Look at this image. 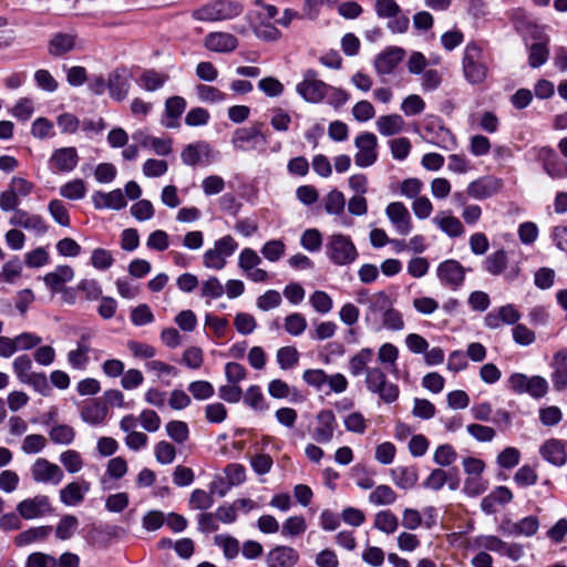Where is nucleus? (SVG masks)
Segmentation results:
<instances>
[{
  "instance_id": "nucleus-21",
  "label": "nucleus",
  "mask_w": 567,
  "mask_h": 567,
  "mask_svg": "<svg viewBox=\"0 0 567 567\" xmlns=\"http://www.w3.org/2000/svg\"><path fill=\"white\" fill-rule=\"evenodd\" d=\"M10 224L34 231L37 235H43L48 231V225L40 215H32L22 209L13 213L10 217Z\"/></svg>"
},
{
  "instance_id": "nucleus-10",
  "label": "nucleus",
  "mask_w": 567,
  "mask_h": 567,
  "mask_svg": "<svg viewBox=\"0 0 567 567\" xmlns=\"http://www.w3.org/2000/svg\"><path fill=\"white\" fill-rule=\"evenodd\" d=\"M437 277L443 285L456 290L465 280V269L458 261L449 259L439 265Z\"/></svg>"
},
{
  "instance_id": "nucleus-18",
  "label": "nucleus",
  "mask_w": 567,
  "mask_h": 567,
  "mask_svg": "<svg viewBox=\"0 0 567 567\" xmlns=\"http://www.w3.org/2000/svg\"><path fill=\"white\" fill-rule=\"evenodd\" d=\"M520 319L519 311L513 305H505L485 316V326L498 329L502 324H515Z\"/></svg>"
},
{
  "instance_id": "nucleus-1",
  "label": "nucleus",
  "mask_w": 567,
  "mask_h": 567,
  "mask_svg": "<svg viewBox=\"0 0 567 567\" xmlns=\"http://www.w3.org/2000/svg\"><path fill=\"white\" fill-rule=\"evenodd\" d=\"M462 71L465 80L473 85L482 84L488 75L489 66L483 49L475 42L464 48Z\"/></svg>"
},
{
  "instance_id": "nucleus-6",
  "label": "nucleus",
  "mask_w": 567,
  "mask_h": 567,
  "mask_svg": "<svg viewBox=\"0 0 567 567\" xmlns=\"http://www.w3.org/2000/svg\"><path fill=\"white\" fill-rule=\"evenodd\" d=\"M32 481L37 484L59 485L64 477L62 468L44 457H38L30 467Z\"/></svg>"
},
{
  "instance_id": "nucleus-64",
  "label": "nucleus",
  "mask_w": 567,
  "mask_h": 567,
  "mask_svg": "<svg viewBox=\"0 0 567 567\" xmlns=\"http://www.w3.org/2000/svg\"><path fill=\"white\" fill-rule=\"evenodd\" d=\"M58 560L44 553H32L28 556L25 567H56Z\"/></svg>"
},
{
  "instance_id": "nucleus-47",
  "label": "nucleus",
  "mask_w": 567,
  "mask_h": 567,
  "mask_svg": "<svg viewBox=\"0 0 567 567\" xmlns=\"http://www.w3.org/2000/svg\"><path fill=\"white\" fill-rule=\"evenodd\" d=\"M344 195L337 189L328 193L324 199V210L330 215H340L344 210Z\"/></svg>"
},
{
  "instance_id": "nucleus-2",
  "label": "nucleus",
  "mask_w": 567,
  "mask_h": 567,
  "mask_svg": "<svg viewBox=\"0 0 567 567\" xmlns=\"http://www.w3.org/2000/svg\"><path fill=\"white\" fill-rule=\"evenodd\" d=\"M327 257L338 266H347L355 261L359 254L355 245L349 236L333 234L326 245Z\"/></svg>"
},
{
  "instance_id": "nucleus-33",
  "label": "nucleus",
  "mask_w": 567,
  "mask_h": 567,
  "mask_svg": "<svg viewBox=\"0 0 567 567\" xmlns=\"http://www.w3.org/2000/svg\"><path fill=\"white\" fill-rule=\"evenodd\" d=\"M433 223L447 236L460 237L465 233V228L461 220L445 212L439 213Z\"/></svg>"
},
{
  "instance_id": "nucleus-44",
  "label": "nucleus",
  "mask_w": 567,
  "mask_h": 567,
  "mask_svg": "<svg viewBox=\"0 0 567 567\" xmlns=\"http://www.w3.org/2000/svg\"><path fill=\"white\" fill-rule=\"evenodd\" d=\"M277 362L282 370L292 369L299 361V352L292 346H286L278 349L276 354Z\"/></svg>"
},
{
  "instance_id": "nucleus-12",
  "label": "nucleus",
  "mask_w": 567,
  "mask_h": 567,
  "mask_svg": "<svg viewBox=\"0 0 567 567\" xmlns=\"http://www.w3.org/2000/svg\"><path fill=\"white\" fill-rule=\"evenodd\" d=\"M79 163V155L75 147H61L56 148L50 159L49 164L55 173H70Z\"/></svg>"
},
{
  "instance_id": "nucleus-17",
  "label": "nucleus",
  "mask_w": 567,
  "mask_h": 567,
  "mask_svg": "<svg viewBox=\"0 0 567 567\" xmlns=\"http://www.w3.org/2000/svg\"><path fill=\"white\" fill-rule=\"evenodd\" d=\"M544 171L551 178H565L567 176V163L550 147H543L538 154Z\"/></svg>"
},
{
  "instance_id": "nucleus-23",
  "label": "nucleus",
  "mask_w": 567,
  "mask_h": 567,
  "mask_svg": "<svg viewBox=\"0 0 567 567\" xmlns=\"http://www.w3.org/2000/svg\"><path fill=\"white\" fill-rule=\"evenodd\" d=\"M107 89L110 95L116 100H124L130 90V75L124 69H116L110 73L107 79Z\"/></svg>"
},
{
  "instance_id": "nucleus-24",
  "label": "nucleus",
  "mask_w": 567,
  "mask_h": 567,
  "mask_svg": "<svg viewBox=\"0 0 567 567\" xmlns=\"http://www.w3.org/2000/svg\"><path fill=\"white\" fill-rule=\"evenodd\" d=\"M540 455L555 466H563L567 461L565 443L558 439H549L540 446Z\"/></svg>"
},
{
  "instance_id": "nucleus-25",
  "label": "nucleus",
  "mask_w": 567,
  "mask_h": 567,
  "mask_svg": "<svg viewBox=\"0 0 567 567\" xmlns=\"http://www.w3.org/2000/svg\"><path fill=\"white\" fill-rule=\"evenodd\" d=\"M92 202L96 209L109 208L120 210L127 205L125 196L121 189H114L109 193L97 190L92 195Z\"/></svg>"
},
{
  "instance_id": "nucleus-38",
  "label": "nucleus",
  "mask_w": 567,
  "mask_h": 567,
  "mask_svg": "<svg viewBox=\"0 0 567 567\" xmlns=\"http://www.w3.org/2000/svg\"><path fill=\"white\" fill-rule=\"evenodd\" d=\"M373 358V350L370 348H363L358 351L354 355H352L349 360V371L353 377H359L363 373H367V369H369L368 364L371 362Z\"/></svg>"
},
{
  "instance_id": "nucleus-51",
  "label": "nucleus",
  "mask_w": 567,
  "mask_h": 567,
  "mask_svg": "<svg viewBox=\"0 0 567 567\" xmlns=\"http://www.w3.org/2000/svg\"><path fill=\"white\" fill-rule=\"evenodd\" d=\"M48 441L41 434L27 435L21 444V451L24 454H38L47 447Z\"/></svg>"
},
{
  "instance_id": "nucleus-39",
  "label": "nucleus",
  "mask_w": 567,
  "mask_h": 567,
  "mask_svg": "<svg viewBox=\"0 0 567 567\" xmlns=\"http://www.w3.org/2000/svg\"><path fill=\"white\" fill-rule=\"evenodd\" d=\"M216 493V483L213 482L209 486V492L204 489H195L192 492L189 497V505L195 509H208L213 506L214 499L213 494Z\"/></svg>"
},
{
  "instance_id": "nucleus-57",
  "label": "nucleus",
  "mask_w": 567,
  "mask_h": 567,
  "mask_svg": "<svg viewBox=\"0 0 567 567\" xmlns=\"http://www.w3.org/2000/svg\"><path fill=\"white\" fill-rule=\"evenodd\" d=\"M48 209L52 218L61 226L68 227L70 226V215L64 204L59 199H52Z\"/></svg>"
},
{
  "instance_id": "nucleus-13",
  "label": "nucleus",
  "mask_w": 567,
  "mask_h": 567,
  "mask_svg": "<svg viewBox=\"0 0 567 567\" xmlns=\"http://www.w3.org/2000/svg\"><path fill=\"white\" fill-rule=\"evenodd\" d=\"M259 140L266 142L260 127L255 125L236 130L231 138V144L238 151L248 152L257 147Z\"/></svg>"
},
{
  "instance_id": "nucleus-31",
  "label": "nucleus",
  "mask_w": 567,
  "mask_h": 567,
  "mask_svg": "<svg viewBox=\"0 0 567 567\" xmlns=\"http://www.w3.org/2000/svg\"><path fill=\"white\" fill-rule=\"evenodd\" d=\"M368 312L365 321L370 322L377 315L383 317L393 307L391 298L384 292L379 291L368 299Z\"/></svg>"
},
{
  "instance_id": "nucleus-43",
  "label": "nucleus",
  "mask_w": 567,
  "mask_h": 567,
  "mask_svg": "<svg viewBox=\"0 0 567 567\" xmlns=\"http://www.w3.org/2000/svg\"><path fill=\"white\" fill-rule=\"evenodd\" d=\"M395 499L396 494L389 485H379L369 495L370 503L377 506L391 505Z\"/></svg>"
},
{
  "instance_id": "nucleus-16",
  "label": "nucleus",
  "mask_w": 567,
  "mask_h": 567,
  "mask_svg": "<svg viewBox=\"0 0 567 567\" xmlns=\"http://www.w3.org/2000/svg\"><path fill=\"white\" fill-rule=\"evenodd\" d=\"M405 50L400 47H390L379 53L374 60V69L378 74L386 75L394 71L404 59Z\"/></svg>"
},
{
  "instance_id": "nucleus-60",
  "label": "nucleus",
  "mask_w": 567,
  "mask_h": 567,
  "mask_svg": "<svg viewBox=\"0 0 567 567\" xmlns=\"http://www.w3.org/2000/svg\"><path fill=\"white\" fill-rule=\"evenodd\" d=\"M255 35L264 41H277L281 37V32L269 21H260L254 28Z\"/></svg>"
},
{
  "instance_id": "nucleus-9",
  "label": "nucleus",
  "mask_w": 567,
  "mask_h": 567,
  "mask_svg": "<svg viewBox=\"0 0 567 567\" xmlns=\"http://www.w3.org/2000/svg\"><path fill=\"white\" fill-rule=\"evenodd\" d=\"M507 265V252L504 249H499L489 254L485 258L483 262V268L485 271L493 276H499L504 274L505 279L507 281H514L516 278H518L520 274V267L518 264H515L514 266L511 267V269L507 272H505Z\"/></svg>"
},
{
  "instance_id": "nucleus-8",
  "label": "nucleus",
  "mask_w": 567,
  "mask_h": 567,
  "mask_svg": "<svg viewBox=\"0 0 567 567\" xmlns=\"http://www.w3.org/2000/svg\"><path fill=\"white\" fill-rule=\"evenodd\" d=\"M358 148L354 155L355 165L359 167L372 166L378 159V138L373 133L364 132L354 140Z\"/></svg>"
},
{
  "instance_id": "nucleus-32",
  "label": "nucleus",
  "mask_w": 567,
  "mask_h": 567,
  "mask_svg": "<svg viewBox=\"0 0 567 567\" xmlns=\"http://www.w3.org/2000/svg\"><path fill=\"white\" fill-rule=\"evenodd\" d=\"M391 476L394 484L402 489H411L419 480L415 466H396L391 470Z\"/></svg>"
},
{
  "instance_id": "nucleus-41",
  "label": "nucleus",
  "mask_w": 567,
  "mask_h": 567,
  "mask_svg": "<svg viewBox=\"0 0 567 567\" xmlns=\"http://www.w3.org/2000/svg\"><path fill=\"white\" fill-rule=\"evenodd\" d=\"M373 526L388 535L393 534L399 526L398 517L390 511H381L375 514Z\"/></svg>"
},
{
  "instance_id": "nucleus-27",
  "label": "nucleus",
  "mask_w": 567,
  "mask_h": 567,
  "mask_svg": "<svg viewBox=\"0 0 567 567\" xmlns=\"http://www.w3.org/2000/svg\"><path fill=\"white\" fill-rule=\"evenodd\" d=\"M90 489V483L72 482L60 491V501L66 506H76L83 502L84 495Z\"/></svg>"
},
{
  "instance_id": "nucleus-37",
  "label": "nucleus",
  "mask_w": 567,
  "mask_h": 567,
  "mask_svg": "<svg viewBox=\"0 0 567 567\" xmlns=\"http://www.w3.org/2000/svg\"><path fill=\"white\" fill-rule=\"evenodd\" d=\"M375 126L381 135L392 136L403 130L404 120L399 114L382 115L377 120Z\"/></svg>"
},
{
  "instance_id": "nucleus-36",
  "label": "nucleus",
  "mask_w": 567,
  "mask_h": 567,
  "mask_svg": "<svg viewBox=\"0 0 567 567\" xmlns=\"http://www.w3.org/2000/svg\"><path fill=\"white\" fill-rule=\"evenodd\" d=\"M209 145L205 142L188 144L182 152L181 157L185 165L195 166L199 164L204 157L209 155Z\"/></svg>"
},
{
  "instance_id": "nucleus-55",
  "label": "nucleus",
  "mask_w": 567,
  "mask_h": 567,
  "mask_svg": "<svg viewBox=\"0 0 567 567\" xmlns=\"http://www.w3.org/2000/svg\"><path fill=\"white\" fill-rule=\"evenodd\" d=\"M196 91L199 100L203 102L219 103L226 100V94L215 86L199 84Z\"/></svg>"
},
{
  "instance_id": "nucleus-34",
  "label": "nucleus",
  "mask_w": 567,
  "mask_h": 567,
  "mask_svg": "<svg viewBox=\"0 0 567 567\" xmlns=\"http://www.w3.org/2000/svg\"><path fill=\"white\" fill-rule=\"evenodd\" d=\"M501 188V184L496 179L491 181H475L470 183L466 193L470 197L475 199H485L495 195Z\"/></svg>"
},
{
  "instance_id": "nucleus-26",
  "label": "nucleus",
  "mask_w": 567,
  "mask_h": 567,
  "mask_svg": "<svg viewBox=\"0 0 567 567\" xmlns=\"http://www.w3.org/2000/svg\"><path fill=\"white\" fill-rule=\"evenodd\" d=\"M76 48V34L58 32L49 41L48 51L53 56L64 55Z\"/></svg>"
},
{
  "instance_id": "nucleus-61",
  "label": "nucleus",
  "mask_w": 567,
  "mask_h": 567,
  "mask_svg": "<svg viewBox=\"0 0 567 567\" xmlns=\"http://www.w3.org/2000/svg\"><path fill=\"white\" fill-rule=\"evenodd\" d=\"M167 435L176 443H184L187 441L189 431L188 426L183 421H171L166 424Z\"/></svg>"
},
{
  "instance_id": "nucleus-48",
  "label": "nucleus",
  "mask_w": 567,
  "mask_h": 567,
  "mask_svg": "<svg viewBox=\"0 0 567 567\" xmlns=\"http://www.w3.org/2000/svg\"><path fill=\"white\" fill-rule=\"evenodd\" d=\"M51 532V527L49 526H39L30 528L21 534H19L16 538V543L19 546L31 544L35 540L44 539Z\"/></svg>"
},
{
  "instance_id": "nucleus-7",
  "label": "nucleus",
  "mask_w": 567,
  "mask_h": 567,
  "mask_svg": "<svg viewBox=\"0 0 567 567\" xmlns=\"http://www.w3.org/2000/svg\"><path fill=\"white\" fill-rule=\"evenodd\" d=\"M328 84L319 79L318 72L307 70L302 81L297 85V92L309 103H319L326 97Z\"/></svg>"
},
{
  "instance_id": "nucleus-52",
  "label": "nucleus",
  "mask_w": 567,
  "mask_h": 567,
  "mask_svg": "<svg viewBox=\"0 0 567 567\" xmlns=\"http://www.w3.org/2000/svg\"><path fill=\"white\" fill-rule=\"evenodd\" d=\"M216 4L218 21L231 20L240 16L244 11V6L239 1H226Z\"/></svg>"
},
{
  "instance_id": "nucleus-58",
  "label": "nucleus",
  "mask_w": 567,
  "mask_h": 567,
  "mask_svg": "<svg viewBox=\"0 0 567 567\" xmlns=\"http://www.w3.org/2000/svg\"><path fill=\"white\" fill-rule=\"evenodd\" d=\"M306 528V520L302 516H291L284 523L281 534L293 537L303 534Z\"/></svg>"
},
{
  "instance_id": "nucleus-19",
  "label": "nucleus",
  "mask_w": 567,
  "mask_h": 567,
  "mask_svg": "<svg viewBox=\"0 0 567 567\" xmlns=\"http://www.w3.org/2000/svg\"><path fill=\"white\" fill-rule=\"evenodd\" d=\"M539 528V522L536 516H527L518 522L506 520L501 525V530L506 535L514 536H534Z\"/></svg>"
},
{
  "instance_id": "nucleus-46",
  "label": "nucleus",
  "mask_w": 567,
  "mask_h": 567,
  "mask_svg": "<svg viewBox=\"0 0 567 567\" xmlns=\"http://www.w3.org/2000/svg\"><path fill=\"white\" fill-rule=\"evenodd\" d=\"M60 194L70 200H79L85 196L86 187L82 179L75 178L61 186Z\"/></svg>"
},
{
  "instance_id": "nucleus-22",
  "label": "nucleus",
  "mask_w": 567,
  "mask_h": 567,
  "mask_svg": "<svg viewBox=\"0 0 567 567\" xmlns=\"http://www.w3.org/2000/svg\"><path fill=\"white\" fill-rule=\"evenodd\" d=\"M299 554L289 546H276L266 556L267 567H295Z\"/></svg>"
},
{
  "instance_id": "nucleus-50",
  "label": "nucleus",
  "mask_w": 567,
  "mask_h": 567,
  "mask_svg": "<svg viewBox=\"0 0 567 567\" xmlns=\"http://www.w3.org/2000/svg\"><path fill=\"white\" fill-rule=\"evenodd\" d=\"M60 462L64 468L71 473H78L83 467V460L81 454L75 450H66L60 454Z\"/></svg>"
},
{
  "instance_id": "nucleus-62",
  "label": "nucleus",
  "mask_w": 567,
  "mask_h": 567,
  "mask_svg": "<svg viewBox=\"0 0 567 567\" xmlns=\"http://www.w3.org/2000/svg\"><path fill=\"white\" fill-rule=\"evenodd\" d=\"M224 291V286L216 277H209L200 286V295L204 298L217 299L223 296Z\"/></svg>"
},
{
  "instance_id": "nucleus-49",
  "label": "nucleus",
  "mask_w": 567,
  "mask_h": 567,
  "mask_svg": "<svg viewBox=\"0 0 567 567\" xmlns=\"http://www.w3.org/2000/svg\"><path fill=\"white\" fill-rule=\"evenodd\" d=\"M33 113L34 102L30 97H20L11 109V114L22 122L30 120Z\"/></svg>"
},
{
  "instance_id": "nucleus-11",
  "label": "nucleus",
  "mask_w": 567,
  "mask_h": 567,
  "mask_svg": "<svg viewBox=\"0 0 567 567\" xmlns=\"http://www.w3.org/2000/svg\"><path fill=\"white\" fill-rule=\"evenodd\" d=\"M385 215L395 228L396 233L406 236L412 230V219L408 208L401 202L390 203L385 208Z\"/></svg>"
},
{
  "instance_id": "nucleus-45",
  "label": "nucleus",
  "mask_w": 567,
  "mask_h": 567,
  "mask_svg": "<svg viewBox=\"0 0 567 567\" xmlns=\"http://www.w3.org/2000/svg\"><path fill=\"white\" fill-rule=\"evenodd\" d=\"M547 40L533 43L529 47V54H528V64L532 68H538L543 65L548 56H549V50L547 48Z\"/></svg>"
},
{
  "instance_id": "nucleus-4",
  "label": "nucleus",
  "mask_w": 567,
  "mask_h": 567,
  "mask_svg": "<svg viewBox=\"0 0 567 567\" xmlns=\"http://www.w3.org/2000/svg\"><path fill=\"white\" fill-rule=\"evenodd\" d=\"M238 248V243L230 235H226L214 243V247L203 255V265L208 269L220 270L226 266V259Z\"/></svg>"
},
{
  "instance_id": "nucleus-40",
  "label": "nucleus",
  "mask_w": 567,
  "mask_h": 567,
  "mask_svg": "<svg viewBox=\"0 0 567 567\" xmlns=\"http://www.w3.org/2000/svg\"><path fill=\"white\" fill-rule=\"evenodd\" d=\"M49 439L58 445H70L75 439V430L68 424H56L49 430Z\"/></svg>"
},
{
  "instance_id": "nucleus-28",
  "label": "nucleus",
  "mask_w": 567,
  "mask_h": 567,
  "mask_svg": "<svg viewBox=\"0 0 567 567\" xmlns=\"http://www.w3.org/2000/svg\"><path fill=\"white\" fill-rule=\"evenodd\" d=\"M317 419L320 425L315 430L313 439L319 443L330 442L336 427L334 414L330 410H323L318 414Z\"/></svg>"
},
{
  "instance_id": "nucleus-53",
  "label": "nucleus",
  "mask_w": 567,
  "mask_h": 567,
  "mask_svg": "<svg viewBox=\"0 0 567 567\" xmlns=\"http://www.w3.org/2000/svg\"><path fill=\"white\" fill-rule=\"evenodd\" d=\"M306 329L307 320L301 313L293 312L285 318V330L290 336H300L301 333L305 332Z\"/></svg>"
},
{
  "instance_id": "nucleus-35",
  "label": "nucleus",
  "mask_w": 567,
  "mask_h": 567,
  "mask_svg": "<svg viewBox=\"0 0 567 567\" xmlns=\"http://www.w3.org/2000/svg\"><path fill=\"white\" fill-rule=\"evenodd\" d=\"M107 415V406L99 401H90L81 409V419L91 425H97L104 422Z\"/></svg>"
},
{
  "instance_id": "nucleus-15",
  "label": "nucleus",
  "mask_w": 567,
  "mask_h": 567,
  "mask_svg": "<svg viewBox=\"0 0 567 567\" xmlns=\"http://www.w3.org/2000/svg\"><path fill=\"white\" fill-rule=\"evenodd\" d=\"M204 47L212 52L229 53L237 49L238 39L234 34L228 32H209L204 38Z\"/></svg>"
},
{
  "instance_id": "nucleus-3",
  "label": "nucleus",
  "mask_w": 567,
  "mask_h": 567,
  "mask_svg": "<svg viewBox=\"0 0 567 567\" xmlns=\"http://www.w3.org/2000/svg\"><path fill=\"white\" fill-rule=\"evenodd\" d=\"M365 386L386 404L395 402L400 394L399 386L388 381L384 371L379 367L367 369Z\"/></svg>"
},
{
  "instance_id": "nucleus-42",
  "label": "nucleus",
  "mask_w": 567,
  "mask_h": 567,
  "mask_svg": "<svg viewBox=\"0 0 567 567\" xmlns=\"http://www.w3.org/2000/svg\"><path fill=\"white\" fill-rule=\"evenodd\" d=\"M244 402L255 411L264 412L269 409L260 386L250 385L244 394Z\"/></svg>"
},
{
  "instance_id": "nucleus-54",
  "label": "nucleus",
  "mask_w": 567,
  "mask_h": 567,
  "mask_svg": "<svg viewBox=\"0 0 567 567\" xmlns=\"http://www.w3.org/2000/svg\"><path fill=\"white\" fill-rule=\"evenodd\" d=\"M167 80L168 75L161 74L153 70L145 71L141 76L143 87L151 92L161 89Z\"/></svg>"
},
{
  "instance_id": "nucleus-5",
  "label": "nucleus",
  "mask_w": 567,
  "mask_h": 567,
  "mask_svg": "<svg viewBox=\"0 0 567 567\" xmlns=\"http://www.w3.org/2000/svg\"><path fill=\"white\" fill-rule=\"evenodd\" d=\"M507 382L513 392L527 393L534 399L544 398L548 391V382L540 375L527 377L524 373H513Z\"/></svg>"
},
{
  "instance_id": "nucleus-29",
  "label": "nucleus",
  "mask_w": 567,
  "mask_h": 567,
  "mask_svg": "<svg viewBox=\"0 0 567 567\" xmlns=\"http://www.w3.org/2000/svg\"><path fill=\"white\" fill-rule=\"evenodd\" d=\"M74 277V271L70 266H59L54 271L47 274L43 281L52 292H60L68 281Z\"/></svg>"
},
{
  "instance_id": "nucleus-30",
  "label": "nucleus",
  "mask_w": 567,
  "mask_h": 567,
  "mask_svg": "<svg viewBox=\"0 0 567 567\" xmlns=\"http://www.w3.org/2000/svg\"><path fill=\"white\" fill-rule=\"evenodd\" d=\"M186 109V100L182 96H171L165 102V115L166 121H163V125L168 128H177L179 126L178 118Z\"/></svg>"
},
{
  "instance_id": "nucleus-20",
  "label": "nucleus",
  "mask_w": 567,
  "mask_h": 567,
  "mask_svg": "<svg viewBox=\"0 0 567 567\" xmlns=\"http://www.w3.org/2000/svg\"><path fill=\"white\" fill-rule=\"evenodd\" d=\"M550 368L553 372L550 379L556 391L567 389V350H558L551 359Z\"/></svg>"
},
{
  "instance_id": "nucleus-56",
  "label": "nucleus",
  "mask_w": 567,
  "mask_h": 567,
  "mask_svg": "<svg viewBox=\"0 0 567 567\" xmlns=\"http://www.w3.org/2000/svg\"><path fill=\"white\" fill-rule=\"evenodd\" d=\"M282 298L279 291L270 289L257 298L256 305L258 309L262 311H269L279 307Z\"/></svg>"
},
{
  "instance_id": "nucleus-59",
  "label": "nucleus",
  "mask_w": 567,
  "mask_h": 567,
  "mask_svg": "<svg viewBox=\"0 0 567 567\" xmlns=\"http://www.w3.org/2000/svg\"><path fill=\"white\" fill-rule=\"evenodd\" d=\"M285 250H286V246H285L284 241H281L279 239H274V240L267 241L262 246L261 254L267 260L275 262V261H278L284 256Z\"/></svg>"
},
{
  "instance_id": "nucleus-63",
  "label": "nucleus",
  "mask_w": 567,
  "mask_h": 567,
  "mask_svg": "<svg viewBox=\"0 0 567 567\" xmlns=\"http://www.w3.org/2000/svg\"><path fill=\"white\" fill-rule=\"evenodd\" d=\"M155 458L161 464H171L176 456V450L173 444L166 441H161L155 445Z\"/></svg>"
},
{
  "instance_id": "nucleus-14",
  "label": "nucleus",
  "mask_w": 567,
  "mask_h": 567,
  "mask_svg": "<svg viewBox=\"0 0 567 567\" xmlns=\"http://www.w3.org/2000/svg\"><path fill=\"white\" fill-rule=\"evenodd\" d=\"M17 511L24 519L41 517L51 511L50 499L45 495H37L20 502Z\"/></svg>"
}]
</instances>
